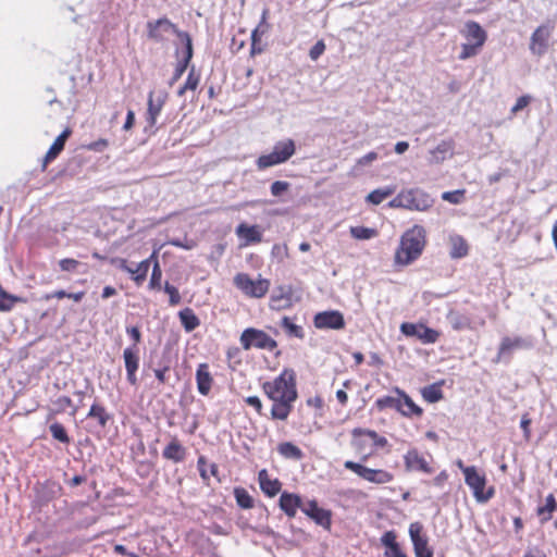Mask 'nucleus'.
Here are the masks:
<instances>
[{
  "instance_id": "nucleus-1",
  "label": "nucleus",
  "mask_w": 557,
  "mask_h": 557,
  "mask_svg": "<svg viewBox=\"0 0 557 557\" xmlns=\"http://www.w3.org/2000/svg\"><path fill=\"white\" fill-rule=\"evenodd\" d=\"M262 389L273 401L272 419L286 420L293 409V404L298 397L295 371L288 368L284 369L273 381L264 382Z\"/></svg>"
},
{
  "instance_id": "nucleus-2",
  "label": "nucleus",
  "mask_w": 557,
  "mask_h": 557,
  "mask_svg": "<svg viewBox=\"0 0 557 557\" xmlns=\"http://www.w3.org/2000/svg\"><path fill=\"white\" fill-rule=\"evenodd\" d=\"M426 232L421 225H413L411 228L407 230L401 238L399 247L395 253V261L401 265H408L414 260H417L426 243Z\"/></svg>"
},
{
  "instance_id": "nucleus-3",
  "label": "nucleus",
  "mask_w": 557,
  "mask_h": 557,
  "mask_svg": "<svg viewBox=\"0 0 557 557\" xmlns=\"http://www.w3.org/2000/svg\"><path fill=\"white\" fill-rule=\"evenodd\" d=\"M240 345L245 350L252 347L258 349H267L272 351L276 348L277 343L265 332L253 327L246 329L240 335Z\"/></svg>"
},
{
  "instance_id": "nucleus-4",
  "label": "nucleus",
  "mask_w": 557,
  "mask_h": 557,
  "mask_svg": "<svg viewBox=\"0 0 557 557\" xmlns=\"http://www.w3.org/2000/svg\"><path fill=\"white\" fill-rule=\"evenodd\" d=\"M555 29V24L547 21L535 28L530 38L529 49L535 57H543L549 47V39Z\"/></svg>"
},
{
  "instance_id": "nucleus-5",
  "label": "nucleus",
  "mask_w": 557,
  "mask_h": 557,
  "mask_svg": "<svg viewBox=\"0 0 557 557\" xmlns=\"http://www.w3.org/2000/svg\"><path fill=\"white\" fill-rule=\"evenodd\" d=\"M234 284L245 295L255 298L263 297L270 287V282L268 280L258 278L255 281L246 273H238L234 277Z\"/></svg>"
},
{
  "instance_id": "nucleus-6",
  "label": "nucleus",
  "mask_w": 557,
  "mask_h": 557,
  "mask_svg": "<svg viewBox=\"0 0 557 557\" xmlns=\"http://www.w3.org/2000/svg\"><path fill=\"white\" fill-rule=\"evenodd\" d=\"M405 207L407 210L424 212L431 209L434 198L421 188L404 189Z\"/></svg>"
},
{
  "instance_id": "nucleus-7",
  "label": "nucleus",
  "mask_w": 557,
  "mask_h": 557,
  "mask_svg": "<svg viewBox=\"0 0 557 557\" xmlns=\"http://www.w3.org/2000/svg\"><path fill=\"white\" fill-rule=\"evenodd\" d=\"M344 467L371 483L385 484L393 480V475L385 470L371 469L351 460L345 461Z\"/></svg>"
},
{
  "instance_id": "nucleus-8",
  "label": "nucleus",
  "mask_w": 557,
  "mask_h": 557,
  "mask_svg": "<svg viewBox=\"0 0 557 557\" xmlns=\"http://www.w3.org/2000/svg\"><path fill=\"white\" fill-rule=\"evenodd\" d=\"M148 38L162 42L165 40V35L173 33L181 40L182 36L180 34H187L186 32L180 30L175 24H173L169 18L162 17L157 21H149L147 23Z\"/></svg>"
},
{
  "instance_id": "nucleus-9",
  "label": "nucleus",
  "mask_w": 557,
  "mask_h": 557,
  "mask_svg": "<svg viewBox=\"0 0 557 557\" xmlns=\"http://www.w3.org/2000/svg\"><path fill=\"white\" fill-rule=\"evenodd\" d=\"M302 512L313 520L318 525L325 530H330L332 525V512L327 509L319 507L317 500L306 499Z\"/></svg>"
},
{
  "instance_id": "nucleus-10",
  "label": "nucleus",
  "mask_w": 557,
  "mask_h": 557,
  "mask_svg": "<svg viewBox=\"0 0 557 557\" xmlns=\"http://www.w3.org/2000/svg\"><path fill=\"white\" fill-rule=\"evenodd\" d=\"M400 331L404 335L417 337L424 344L435 343L440 335L438 332L423 324H414L408 322H405L400 325Z\"/></svg>"
},
{
  "instance_id": "nucleus-11",
  "label": "nucleus",
  "mask_w": 557,
  "mask_h": 557,
  "mask_svg": "<svg viewBox=\"0 0 557 557\" xmlns=\"http://www.w3.org/2000/svg\"><path fill=\"white\" fill-rule=\"evenodd\" d=\"M423 525L412 522L409 525V535L413 544L416 557H433V552L428 546V539L422 534Z\"/></svg>"
},
{
  "instance_id": "nucleus-12",
  "label": "nucleus",
  "mask_w": 557,
  "mask_h": 557,
  "mask_svg": "<svg viewBox=\"0 0 557 557\" xmlns=\"http://www.w3.org/2000/svg\"><path fill=\"white\" fill-rule=\"evenodd\" d=\"M314 326L320 330H341L345 326L344 315L336 310L319 312L313 319Z\"/></svg>"
},
{
  "instance_id": "nucleus-13",
  "label": "nucleus",
  "mask_w": 557,
  "mask_h": 557,
  "mask_svg": "<svg viewBox=\"0 0 557 557\" xmlns=\"http://www.w3.org/2000/svg\"><path fill=\"white\" fill-rule=\"evenodd\" d=\"M168 99V94L163 90L158 92L150 91L148 96V109L146 120L150 126L157 123V119Z\"/></svg>"
},
{
  "instance_id": "nucleus-14",
  "label": "nucleus",
  "mask_w": 557,
  "mask_h": 557,
  "mask_svg": "<svg viewBox=\"0 0 557 557\" xmlns=\"http://www.w3.org/2000/svg\"><path fill=\"white\" fill-rule=\"evenodd\" d=\"M459 467L463 469L465 480L469 487L473 491L474 496L478 500H484L487 496L484 494L485 479L478 474L474 467L463 468L461 462Z\"/></svg>"
},
{
  "instance_id": "nucleus-15",
  "label": "nucleus",
  "mask_w": 557,
  "mask_h": 557,
  "mask_svg": "<svg viewBox=\"0 0 557 557\" xmlns=\"http://www.w3.org/2000/svg\"><path fill=\"white\" fill-rule=\"evenodd\" d=\"M180 35L182 36V44L184 45V49L181 52L182 55L177 62L175 72L173 74L172 83L181 78L183 73L188 67V64H189V62L193 58V53H194L193 41H191L189 34H180Z\"/></svg>"
},
{
  "instance_id": "nucleus-16",
  "label": "nucleus",
  "mask_w": 557,
  "mask_h": 557,
  "mask_svg": "<svg viewBox=\"0 0 557 557\" xmlns=\"http://www.w3.org/2000/svg\"><path fill=\"white\" fill-rule=\"evenodd\" d=\"M305 503L306 499H304L301 496L288 492H283L278 500L280 508L289 518H294L296 516L297 509L302 511Z\"/></svg>"
},
{
  "instance_id": "nucleus-17",
  "label": "nucleus",
  "mask_w": 557,
  "mask_h": 557,
  "mask_svg": "<svg viewBox=\"0 0 557 557\" xmlns=\"http://www.w3.org/2000/svg\"><path fill=\"white\" fill-rule=\"evenodd\" d=\"M154 258L156 252H153L148 259L136 264V267H131L127 264L125 260H121L120 268L123 271L129 273L133 280L136 282V284H141L146 280L147 273L150 268V263Z\"/></svg>"
},
{
  "instance_id": "nucleus-18",
  "label": "nucleus",
  "mask_w": 557,
  "mask_h": 557,
  "mask_svg": "<svg viewBox=\"0 0 557 557\" xmlns=\"http://www.w3.org/2000/svg\"><path fill=\"white\" fill-rule=\"evenodd\" d=\"M529 343L521 337H505L499 346L496 362L508 361L513 350L528 347Z\"/></svg>"
},
{
  "instance_id": "nucleus-19",
  "label": "nucleus",
  "mask_w": 557,
  "mask_h": 557,
  "mask_svg": "<svg viewBox=\"0 0 557 557\" xmlns=\"http://www.w3.org/2000/svg\"><path fill=\"white\" fill-rule=\"evenodd\" d=\"M406 469L409 471H421L431 473L432 469L423 456L417 449H410L404 456Z\"/></svg>"
},
{
  "instance_id": "nucleus-20",
  "label": "nucleus",
  "mask_w": 557,
  "mask_h": 557,
  "mask_svg": "<svg viewBox=\"0 0 557 557\" xmlns=\"http://www.w3.org/2000/svg\"><path fill=\"white\" fill-rule=\"evenodd\" d=\"M162 456L166 460L178 463L184 461L186 457V448L181 444L178 438L174 436L163 449Z\"/></svg>"
},
{
  "instance_id": "nucleus-21",
  "label": "nucleus",
  "mask_w": 557,
  "mask_h": 557,
  "mask_svg": "<svg viewBox=\"0 0 557 557\" xmlns=\"http://www.w3.org/2000/svg\"><path fill=\"white\" fill-rule=\"evenodd\" d=\"M196 382L198 392L201 395L207 396L210 393L213 382L207 363H200L198 366L196 371Z\"/></svg>"
},
{
  "instance_id": "nucleus-22",
  "label": "nucleus",
  "mask_w": 557,
  "mask_h": 557,
  "mask_svg": "<svg viewBox=\"0 0 557 557\" xmlns=\"http://www.w3.org/2000/svg\"><path fill=\"white\" fill-rule=\"evenodd\" d=\"M71 135V129L66 128L64 129L53 141V144L50 146L49 150L47 151L45 159H44V169L46 165L54 160L58 154L64 149V145L69 136Z\"/></svg>"
},
{
  "instance_id": "nucleus-23",
  "label": "nucleus",
  "mask_w": 557,
  "mask_h": 557,
  "mask_svg": "<svg viewBox=\"0 0 557 557\" xmlns=\"http://www.w3.org/2000/svg\"><path fill=\"white\" fill-rule=\"evenodd\" d=\"M395 393L399 395V403L401 405L399 412L406 417L420 416L422 409L417 406L413 400L398 387L395 388Z\"/></svg>"
},
{
  "instance_id": "nucleus-24",
  "label": "nucleus",
  "mask_w": 557,
  "mask_h": 557,
  "mask_svg": "<svg viewBox=\"0 0 557 557\" xmlns=\"http://www.w3.org/2000/svg\"><path fill=\"white\" fill-rule=\"evenodd\" d=\"M258 479L260 488L265 495L273 497L280 492L281 483L278 480L270 479L267 470H261L259 472Z\"/></svg>"
},
{
  "instance_id": "nucleus-25",
  "label": "nucleus",
  "mask_w": 557,
  "mask_h": 557,
  "mask_svg": "<svg viewBox=\"0 0 557 557\" xmlns=\"http://www.w3.org/2000/svg\"><path fill=\"white\" fill-rule=\"evenodd\" d=\"M238 237L246 239L247 243H260L262 240V233L258 225L239 224L236 227Z\"/></svg>"
},
{
  "instance_id": "nucleus-26",
  "label": "nucleus",
  "mask_w": 557,
  "mask_h": 557,
  "mask_svg": "<svg viewBox=\"0 0 557 557\" xmlns=\"http://www.w3.org/2000/svg\"><path fill=\"white\" fill-rule=\"evenodd\" d=\"M462 33L466 36L467 41L473 42L474 45L482 46L485 39V33L481 26L475 22H468L465 25Z\"/></svg>"
},
{
  "instance_id": "nucleus-27",
  "label": "nucleus",
  "mask_w": 557,
  "mask_h": 557,
  "mask_svg": "<svg viewBox=\"0 0 557 557\" xmlns=\"http://www.w3.org/2000/svg\"><path fill=\"white\" fill-rule=\"evenodd\" d=\"M296 151V145L293 139H285L275 143L271 152L282 159L283 162L289 160Z\"/></svg>"
},
{
  "instance_id": "nucleus-28",
  "label": "nucleus",
  "mask_w": 557,
  "mask_h": 557,
  "mask_svg": "<svg viewBox=\"0 0 557 557\" xmlns=\"http://www.w3.org/2000/svg\"><path fill=\"white\" fill-rule=\"evenodd\" d=\"M449 256L453 259L463 258L468 253V245L463 237L458 234H451L449 236Z\"/></svg>"
},
{
  "instance_id": "nucleus-29",
  "label": "nucleus",
  "mask_w": 557,
  "mask_h": 557,
  "mask_svg": "<svg viewBox=\"0 0 557 557\" xmlns=\"http://www.w3.org/2000/svg\"><path fill=\"white\" fill-rule=\"evenodd\" d=\"M87 418L96 419L98 425L101 429H104L108 422L111 420V414L106 410V408L101 404L94 403L89 409V412L87 413Z\"/></svg>"
},
{
  "instance_id": "nucleus-30",
  "label": "nucleus",
  "mask_w": 557,
  "mask_h": 557,
  "mask_svg": "<svg viewBox=\"0 0 557 557\" xmlns=\"http://www.w3.org/2000/svg\"><path fill=\"white\" fill-rule=\"evenodd\" d=\"M178 317L186 332L194 331L200 324V320L190 308H185L181 310L178 312Z\"/></svg>"
},
{
  "instance_id": "nucleus-31",
  "label": "nucleus",
  "mask_w": 557,
  "mask_h": 557,
  "mask_svg": "<svg viewBox=\"0 0 557 557\" xmlns=\"http://www.w3.org/2000/svg\"><path fill=\"white\" fill-rule=\"evenodd\" d=\"M277 451L286 459L300 460L304 457L301 449L290 442L281 443Z\"/></svg>"
},
{
  "instance_id": "nucleus-32",
  "label": "nucleus",
  "mask_w": 557,
  "mask_h": 557,
  "mask_svg": "<svg viewBox=\"0 0 557 557\" xmlns=\"http://www.w3.org/2000/svg\"><path fill=\"white\" fill-rule=\"evenodd\" d=\"M396 190V187L395 186H385L383 188H377V189H374L373 191H371L368 196H367V201L372 203V205H380L381 202H383L386 198H388L389 196H392Z\"/></svg>"
},
{
  "instance_id": "nucleus-33",
  "label": "nucleus",
  "mask_w": 557,
  "mask_h": 557,
  "mask_svg": "<svg viewBox=\"0 0 557 557\" xmlns=\"http://www.w3.org/2000/svg\"><path fill=\"white\" fill-rule=\"evenodd\" d=\"M123 358L125 363L126 372L137 371L139 368V356L138 349L127 347L123 351Z\"/></svg>"
},
{
  "instance_id": "nucleus-34",
  "label": "nucleus",
  "mask_w": 557,
  "mask_h": 557,
  "mask_svg": "<svg viewBox=\"0 0 557 557\" xmlns=\"http://www.w3.org/2000/svg\"><path fill=\"white\" fill-rule=\"evenodd\" d=\"M281 326L289 337H296L302 339L305 332L302 326L295 324L288 317H283L281 320Z\"/></svg>"
},
{
  "instance_id": "nucleus-35",
  "label": "nucleus",
  "mask_w": 557,
  "mask_h": 557,
  "mask_svg": "<svg viewBox=\"0 0 557 557\" xmlns=\"http://www.w3.org/2000/svg\"><path fill=\"white\" fill-rule=\"evenodd\" d=\"M282 163H284L282 161V159L278 158L277 156H275L273 152H270V153H267V154H261L256 160V165H257V169L259 171H262V170H265L268 168L275 166V165H278V164H282Z\"/></svg>"
},
{
  "instance_id": "nucleus-36",
  "label": "nucleus",
  "mask_w": 557,
  "mask_h": 557,
  "mask_svg": "<svg viewBox=\"0 0 557 557\" xmlns=\"http://www.w3.org/2000/svg\"><path fill=\"white\" fill-rule=\"evenodd\" d=\"M352 435L355 437L360 436V435H366L373 441V444L375 447H380V448L385 447L388 443L385 437L380 436L375 431H372V430L355 429L352 431Z\"/></svg>"
},
{
  "instance_id": "nucleus-37",
  "label": "nucleus",
  "mask_w": 557,
  "mask_h": 557,
  "mask_svg": "<svg viewBox=\"0 0 557 557\" xmlns=\"http://www.w3.org/2000/svg\"><path fill=\"white\" fill-rule=\"evenodd\" d=\"M556 499L553 494H549L545 498V505L537 508V515L542 518V520L547 521L550 519L552 512L556 509Z\"/></svg>"
},
{
  "instance_id": "nucleus-38",
  "label": "nucleus",
  "mask_w": 557,
  "mask_h": 557,
  "mask_svg": "<svg viewBox=\"0 0 557 557\" xmlns=\"http://www.w3.org/2000/svg\"><path fill=\"white\" fill-rule=\"evenodd\" d=\"M423 398L429 403H436L443 397L442 389L436 384H431L422 388Z\"/></svg>"
},
{
  "instance_id": "nucleus-39",
  "label": "nucleus",
  "mask_w": 557,
  "mask_h": 557,
  "mask_svg": "<svg viewBox=\"0 0 557 557\" xmlns=\"http://www.w3.org/2000/svg\"><path fill=\"white\" fill-rule=\"evenodd\" d=\"M350 234L355 239L368 240L376 236V231L366 226H352L350 227Z\"/></svg>"
},
{
  "instance_id": "nucleus-40",
  "label": "nucleus",
  "mask_w": 557,
  "mask_h": 557,
  "mask_svg": "<svg viewBox=\"0 0 557 557\" xmlns=\"http://www.w3.org/2000/svg\"><path fill=\"white\" fill-rule=\"evenodd\" d=\"M375 406L379 410H384L386 408H394L399 411L401 405L399 403V395L397 397L394 396H384L380 397L375 400Z\"/></svg>"
},
{
  "instance_id": "nucleus-41",
  "label": "nucleus",
  "mask_w": 557,
  "mask_h": 557,
  "mask_svg": "<svg viewBox=\"0 0 557 557\" xmlns=\"http://www.w3.org/2000/svg\"><path fill=\"white\" fill-rule=\"evenodd\" d=\"M49 431L54 440H57L63 444L70 443L71 440L66 433L65 428L61 423L54 422V423L50 424Z\"/></svg>"
},
{
  "instance_id": "nucleus-42",
  "label": "nucleus",
  "mask_w": 557,
  "mask_h": 557,
  "mask_svg": "<svg viewBox=\"0 0 557 557\" xmlns=\"http://www.w3.org/2000/svg\"><path fill=\"white\" fill-rule=\"evenodd\" d=\"M234 494L239 507L249 509L253 506V500L246 490L237 487L235 488Z\"/></svg>"
},
{
  "instance_id": "nucleus-43",
  "label": "nucleus",
  "mask_w": 557,
  "mask_h": 557,
  "mask_svg": "<svg viewBox=\"0 0 557 557\" xmlns=\"http://www.w3.org/2000/svg\"><path fill=\"white\" fill-rule=\"evenodd\" d=\"M199 84V75L195 73L194 66L189 71L187 79L178 90V96H182L186 90H195Z\"/></svg>"
},
{
  "instance_id": "nucleus-44",
  "label": "nucleus",
  "mask_w": 557,
  "mask_h": 557,
  "mask_svg": "<svg viewBox=\"0 0 557 557\" xmlns=\"http://www.w3.org/2000/svg\"><path fill=\"white\" fill-rule=\"evenodd\" d=\"M381 543L386 547V550H399L400 546L396 542V534L393 531L385 532L381 537Z\"/></svg>"
},
{
  "instance_id": "nucleus-45",
  "label": "nucleus",
  "mask_w": 557,
  "mask_h": 557,
  "mask_svg": "<svg viewBox=\"0 0 557 557\" xmlns=\"http://www.w3.org/2000/svg\"><path fill=\"white\" fill-rule=\"evenodd\" d=\"M153 260H154V264L152 268L149 287L152 289H159L161 287L162 271H161L158 260L156 258Z\"/></svg>"
},
{
  "instance_id": "nucleus-46",
  "label": "nucleus",
  "mask_w": 557,
  "mask_h": 557,
  "mask_svg": "<svg viewBox=\"0 0 557 557\" xmlns=\"http://www.w3.org/2000/svg\"><path fill=\"white\" fill-rule=\"evenodd\" d=\"M20 298L12 296L4 290H0V311H10L13 308L15 301Z\"/></svg>"
},
{
  "instance_id": "nucleus-47",
  "label": "nucleus",
  "mask_w": 557,
  "mask_h": 557,
  "mask_svg": "<svg viewBox=\"0 0 557 557\" xmlns=\"http://www.w3.org/2000/svg\"><path fill=\"white\" fill-rule=\"evenodd\" d=\"M164 292L169 295L170 299L169 302L171 306H176L181 302V295L178 289L171 285L169 282L164 285Z\"/></svg>"
},
{
  "instance_id": "nucleus-48",
  "label": "nucleus",
  "mask_w": 557,
  "mask_h": 557,
  "mask_svg": "<svg viewBox=\"0 0 557 557\" xmlns=\"http://www.w3.org/2000/svg\"><path fill=\"white\" fill-rule=\"evenodd\" d=\"M59 265L62 271L65 272H78V268L82 265L79 261L71 258H65L59 261Z\"/></svg>"
},
{
  "instance_id": "nucleus-49",
  "label": "nucleus",
  "mask_w": 557,
  "mask_h": 557,
  "mask_svg": "<svg viewBox=\"0 0 557 557\" xmlns=\"http://www.w3.org/2000/svg\"><path fill=\"white\" fill-rule=\"evenodd\" d=\"M269 16V9H263L261 18L257 27L253 29L255 34L265 35L270 29V24L267 22Z\"/></svg>"
},
{
  "instance_id": "nucleus-50",
  "label": "nucleus",
  "mask_w": 557,
  "mask_h": 557,
  "mask_svg": "<svg viewBox=\"0 0 557 557\" xmlns=\"http://www.w3.org/2000/svg\"><path fill=\"white\" fill-rule=\"evenodd\" d=\"M290 184L288 182H285V181H275L274 183H272L271 187H270V190H271V194L274 196V197H280L282 196L285 191L288 190Z\"/></svg>"
},
{
  "instance_id": "nucleus-51",
  "label": "nucleus",
  "mask_w": 557,
  "mask_h": 557,
  "mask_svg": "<svg viewBox=\"0 0 557 557\" xmlns=\"http://www.w3.org/2000/svg\"><path fill=\"white\" fill-rule=\"evenodd\" d=\"M481 46L479 45H474L473 42H469V41H466L463 45H462V50L459 54V59L461 60H466L472 55H474L476 52H478V49L480 48Z\"/></svg>"
},
{
  "instance_id": "nucleus-52",
  "label": "nucleus",
  "mask_w": 557,
  "mask_h": 557,
  "mask_svg": "<svg viewBox=\"0 0 557 557\" xmlns=\"http://www.w3.org/2000/svg\"><path fill=\"white\" fill-rule=\"evenodd\" d=\"M55 404L58 405L60 411H63L66 408H71L72 409L71 414H75L78 410V406H74L72 399L67 396L59 397L55 400Z\"/></svg>"
},
{
  "instance_id": "nucleus-53",
  "label": "nucleus",
  "mask_w": 557,
  "mask_h": 557,
  "mask_svg": "<svg viewBox=\"0 0 557 557\" xmlns=\"http://www.w3.org/2000/svg\"><path fill=\"white\" fill-rule=\"evenodd\" d=\"M442 199L446 200L450 203L458 205L463 199V191H461V190L445 191L442 195Z\"/></svg>"
},
{
  "instance_id": "nucleus-54",
  "label": "nucleus",
  "mask_w": 557,
  "mask_h": 557,
  "mask_svg": "<svg viewBox=\"0 0 557 557\" xmlns=\"http://www.w3.org/2000/svg\"><path fill=\"white\" fill-rule=\"evenodd\" d=\"M325 51V44L323 40L317 41L309 51V57L312 61H317Z\"/></svg>"
},
{
  "instance_id": "nucleus-55",
  "label": "nucleus",
  "mask_w": 557,
  "mask_h": 557,
  "mask_svg": "<svg viewBox=\"0 0 557 557\" xmlns=\"http://www.w3.org/2000/svg\"><path fill=\"white\" fill-rule=\"evenodd\" d=\"M531 100L532 97L530 95L519 97L511 108V113L517 114L519 111L523 110L531 102Z\"/></svg>"
},
{
  "instance_id": "nucleus-56",
  "label": "nucleus",
  "mask_w": 557,
  "mask_h": 557,
  "mask_svg": "<svg viewBox=\"0 0 557 557\" xmlns=\"http://www.w3.org/2000/svg\"><path fill=\"white\" fill-rule=\"evenodd\" d=\"M449 151V146L446 143L440 144L433 151H431V154L433 157V160L440 161L445 159V154Z\"/></svg>"
},
{
  "instance_id": "nucleus-57",
  "label": "nucleus",
  "mask_w": 557,
  "mask_h": 557,
  "mask_svg": "<svg viewBox=\"0 0 557 557\" xmlns=\"http://www.w3.org/2000/svg\"><path fill=\"white\" fill-rule=\"evenodd\" d=\"M377 153L374 151L368 152L367 154L357 160L355 169H357L358 166L370 165L373 161L377 159Z\"/></svg>"
},
{
  "instance_id": "nucleus-58",
  "label": "nucleus",
  "mask_w": 557,
  "mask_h": 557,
  "mask_svg": "<svg viewBox=\"0 0 557 557\" xmlns=\"http://www.w3.org/2000/svg\"><path fill=\"white\" fill-rule=\"evenodd\" d=\"M126 333L131 336V338L134 341V349H137V344L141 341V333L138 329V326H127Z\"/></svg>"
},
{
  "instance_id": "nucleus-59",
  "label": "nucleus",
  "mask_w": 557,
  "mask_h": 557,
  "mask_svg": "<svg viewBox=\"0 0 557 557\" xmlns=\"http://www.w3.org/2000/svg\"><path fill=\"white\" fill-rule=\"evenodd\" d=\"M388 206L391 208H401V209H406L405 207V198H404V191L401 190L395 198H393L389 202H388Z\"/></svg>"
},
{
  "instance_id": "nucleus-60",
  "label": "nucleus",
  "mask_w": 557,
  "mask_h": 557,
  "mask_svg": "<svg viewBox=\"0 0 557 557\" xmlns=\"http://www.w3.org/2000/svg\"><path fill=\"white\" fill-rule=\"evenodd\" d=\"M246 403L250 406H252L258 412L262 409V404L259 397L257 396H249L246 398Z\"/></svg>"
},
{
  "instance_id": "nucleus-61",
  "label": "nucleus",
  "mask_w": 557,
  "mask_h": 557,
  "mask_svg": "<svg viewBox=\"0 0 557 557\" xmlns=\"http://www.w3.org/2000/svg\"><path fill=\"white\" fill-rule=\"evenodd\" d=\"M109 143L107 139H99L89 145V149L95 151H102L106 147H108Z\"/></svg>"
},
{
  "instance_id": "nucleus-62",
  "label": "nucleus",
  "mask_w": 557,
  "mask_h": 557,
  "mask_svg": "<svg viewBox=\"0 0 557 557\" xmlns=\"http://www.w3.org/2000/svg\"><path fill=\"white\" fill-rule=\"evenodd\" d=\"M134 122H135V113H134V111L128 110L127 115H126V121L123 125V129L129 131L133 127Z\"/></svg>"
},
{
  "instance_id": "nucleus-63",
  "label": "nucleus",
  "mask_w": 557,
  "mask_h": 557,
  "mask_svg": "<svg viewBox=\"0 0 557 557\" xmlns=\"http://www.w3.org/2000/svg\"><path fill=\"white\" fill-rule=\"evenodd\" d=\"M523 557H546V555L542 549L537 547H531L524 553Z\"/></svg>"
},
{
  "instance_id": "nucleus-64",
  "label": "nucleus",
  "mask_w": 557,
  "mask_h": 557,
  "mask_svg": "<svg viewBox=\"0 0 557 557\" xmlns=\"http://www.w3.org/2000/svg\"><path fill=\"white\" fill-rule=\"evenodd\" d=\"M530 424H531V420L529 418H527L525 416L522 417V419L520 421V426L523 430L525 438H529V436H530V429H529Z\"/></svg>"
}]
</instances>
